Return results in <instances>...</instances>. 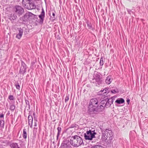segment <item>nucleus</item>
Segmentation results:
<instances>
[{"mask_svg":"<svg viewBox=\"0 0 148 148\" xmlns=\"http://www.w3.org/2000/svg\"><path fill=\"white\" fill-rule=\"evenodd\" d=\"M99 101L96 98L91 99L88 107L89 111L95 114L102 112L105 107H110V104L112 103L109 102V100L107 99H105L99 103Z\"/></svg>","mask_w":148,"mask_h":148,"instance_id":"f257e3e1","label":"nucleus"},{"mask_svg":"<svg viewBox=\"0 0 148 148\" xmlns=\"http://www.w3.org/2000/svg\"><path fill=\"white\" fill-rule=\"evenodd\" d=\"M70 142L71 145L75 147H79L83 143L82 138L77 135L72 136L71 138Z\"/></svg>","mask_w":148,"mask_h":148,"instance_id":"f03ea898","label":"nucleus"},{"mask_svg":"<svg viewBox=\"0 0 148 148\" xmlns=\"http://www.w3.org/2000/svg\"><path fill=\"white\" fill-rule=\"evenodd\" d=\"M112 131L109 129H106L103 132H102V138L107 143H110L112 139Z\"/></svg>","mask_w":148,"mask_h":148,"instance_id":"7ed1b4c3","label":"nucleus"},{"mask_svg":"<svg viewBox=\"0 0 148 148\" xmlns=\"http://www.w3.org/2000/svg\"><path fill=\"white\" fill-rule=\"evenodd\" d=\"M97 134L95 130L93 129L87 131L84 134L85 139L86 140H92L93 138H96L95 135Z\"/></svg>","mask_w":148,"mask_h":148,"instance_id":"20e7f679","label":"nucleus"},{"mask_svg":"<svg viewBox=\"0 0 148 148\" xmlns=\"http://www.w3.org/2000/svg\"><path fill=\"white\" fill-rule=\"evenodd\" d=\"M101 77L100 75V73H97L95 74L94 78L91 81L93 83L98 84L99 85L101 84L102 80Z\"/></svg>","mask_w":148,"mask_h":148,"instance_id":"39448f33","label":"nucleus"},{"mask_svg":"<svg viewBox=\"0 0 148 148\" xmlns=\"http://www.w3.org/2000/svg\"><path fill=\"white\" fill-rule=\"evenodd\" d=\"M15 12L19 16L23 14L24 12V9L21 6L16 5L14 8Z\"/></svg>","mask_w":148,"mask_h":148,"instance_id":"423d86ee","label":"nucleus"},{"mask_svg":"<svg viewBox=\"0 0 148 148\" xmlns=\"http://www.w3.org/2000/svg\"><path fill=\"white\" fill-rule=\"evenodd\" d=\"M27 66L22 61H21V66L19 71V73L24 75L26 71Z\"/></svg>","mask_w":148,"mask_h":148,"instance_id":"0eeeda50","label":"nucleus"},{"mask_svg":"<svg viewBox=\"0 0 148 148\" xmlns=\"http://www.w3.org/2000/svg\"><path fill=\"white\" fill-rule=\"evenodd\" d=\"M45 16V11L42 8V12L40 14L38 15L39 18V23L40 24H42L43 23L44 18Z\"/></svg>","mask_w":148,"mask_h":148,"instance_id":"6e6552de","label":"nucleus"},{"mask_svg":"<svg viewBox=\"0 0 148 148\" xmlns=\"http://www.w3.org/2000/svg\"><path fill=\"white\" fill-rule=\"evenodd\" d=\"M24 7L28 10H31L34 9L35 7L34 4L32 3V1H31V2H29L25 6H24Z\"/></svg>","mask_w":148,"mask_h":148,"instance_id":"1a4fd4ad","label":"nucleus"},{"mask_svg":"<svg viewBox=\"0 0 148 148\" xmlns=\"http://www.w3.org/2000/svg\"><path fill=\"white\" fill-rule=\"evenodd\" d=\"M71 146L69 143L66 141H64L62 143L60 148H70Z\"/></svg>","mask_w":148,"mask_h":148,"instance_id":"9d476101","label":"nucleus"},{"mask_svg":"<svg viewBox=\"0 0 148 148\" xmlns=\"http://www.w3.org/2000/svg\"><path fill=\"white\" fill-rule=\"evenodd\" d=\"M18 33L16 35V37L18 39H20L23 35V30L21 28H18Z\"/></svg>","mask_w":148,"mask_h":148,"instance_id":"9b49d317","label":"nucleus"},{"mask_svg":"<svg viewBox=\"0 0 148 148\" xmlns=\"http://www.w3.org/2000/svg\"><path fill=\"white\" fill-rule=\"evenodd\" d=\"M28 15L27 13H26L23 17L20 18V20L22 21L23 22H27L28 20L29 21Z\"/></svg>","mask_w":148,"mask_h":148,"instance_id":"f8f14e48","label":"nucleus"},{"mask_svg":"<svg viewBox=\"0 0 148 148\" xmlns=\"http://www.w3.org/2000/svg\"><path fill=\"white\" fill-rule=\"evenodd\" d=\"M99 94L101 95L102 96H106L108 93V89L107 88H105L104 89L101 90L99 92Z\"/></svg>","mask_w":148,"mask_h":148,"instance_id":"ddd939ff","label":"nucleus"},{"mask_svg":"<svg viewBox=\"0 0 148 148\" xmlns=\"http://www.w3.org/2000/svg\"><path fill=\"white\" fill-rule=\"evenodd\" d=\"M27 13L28 15V17L29 18V21L32 19L36 16V15L34 14L31 12H29Z\"/></svg>","mask_w":148,"mask_h":148,"instance_id":"4468645a","label":"nucleus"},{"mask_svg":"<svg viewBox=\"0 0 148 148\" xmlns=\"http://www.w3.org/2000/svg\"><path fill=\"white\" fill-rule=\"evenodd\" d=\"M9 18L10 20L12 21L16 19L17 16L14 14H11L9 15Z\"/></svg>","mask_w":148,"mask_h":148,"instance_id":"2eb2a0df","label":"nucleus"},{"mask_svg":"<svg viewBox=\"0 0 148 148\" xmlns=\"http://www.w3.org/2000/svg\"><path fill=\"white\" fill-rule=\"evenodd\" d=\"M112 81L111 76H108L106 77L105 82L107 84H109L111 83Z\"/></svg>","mask_w":148,"mask_h":148,"instance_id":"dca6fc26","label":"nucleus"},{"mask_svg":"<svg viewBox=\"0 0 148 148\" xmlns=\"http://www.w3.org/2000/svg\"><path fill=\"white\" fill-rule=\"evenodd\" d=\"M115 102L119 104H121L124 103L125 102V101L123 98H120L117 99L115 101Z\"/></svg>","mask_w":148,"mask_h":148,"instance_id":"f3484780","label":"nucleus"},{"mask_svg":"<svg viewBox=\"0 0 148 148\" xmlns=\"http://www.w3.org/2000/svg\"><path fill=\"white\" fill-rule=\"evenodd\" d=\"M32 1V0H23L22 4L24 6H25L29 2Z\"/></svg>","mask_w":148,"mask_h":148,"instance_id":"a211bd4d","label":"nucleus"},{"mask_svg":"<svg viewBox=\"0 0 148 148\" xmlns=\"http://www.w3.org/2000/svg\"><path fill=\"white\" fill-rule=\"evenodd\" d=\"M57 130L58 131V132L57 133V140H58V137L59 136V135L60 134V133H61V127H58L57 128Z\"/></svg>","mask_w":148,"mask_h":148,"instance_id":"6ab92c4d","label":"nucleus"},{"mask_svg":"<svg viewBox=\"0 0 148 148\" xmlns=\"http://www.w3.org/2000/svg\"><path fill=\"white\" fill-rule=\"evenodd\" d=\"M11 147L12 148H20L16 143H13L11 145Z\"/></svg>","mask_w":148,"mask_h":148,"instance_id":"aec40b11","label":"nucleus"},{"mask_svg":"<svg viewBox=\"0 0 148 148\" xmlns=\"http://www.w3.org/2000/svg\"><path fill=\"white\" fill-rule=\"evenodd\" d=\"M26 130L24 129L23 130V137L25 139L27 138V134Z\"/></svg>","mask_w":148,"mask_h":148,"instance_id":"412c9836","label":"nucleus"},{"mask_svg":"<svg viewBox=\"0 0 148 148\" xmlns=\"http://www.w3.org/2000/svg\"><path fill=\"white\" fill-rule=\"evenodd\" d=\"M87 26L88 27L89 29H91L92 30H93L94 29L92 27V26L91 23L87 21L86 22Z\"/></svg>","mask_w":148,"mask_h":148,"instance_id":"4be33fe9","label":"nucleus"},{"mask_svg":"<svg viewBox=\"0 0 148 148\" xmlns=\"http://www.w3.org/2000/svg\"><path fill=\"white\" fill-rule=\"evenodd\" d=\"M4 125V121L2 120H0V127L2 128H3Z\"/></svg>","mask_w":148,"mask_h":148,"instance_id":"5701e85b","label":"nucleus"},{"mask_svg":"<svg viewBox=\"0 0 148 148\" xmlns=\"http://www.w3.org/2000/svg\"><path fill=\"white\" fill-rule=\"evenodd\" d=\"M15 108V106L14 104H12L10 106V109L12 112H13Z\"/></svg>","mask_w":148,"mask_h":148,"instance_id":"b1692460","label":"nucleus"},{"mask_svg":"<svg viewBox=\"0 0 148 148\" xmlns=\"http://www.w3.org/2000/svg\"><path fill=\"white\" fill-rule=\"evenodd\" d=\"M115 97H112L111 99H108V98H106V99H107L109 100V102H112V103H111L110 104V105L112 104L113 102V100H114L115 98Z\"/></svg>","mask_w":148,"mask_h":148,"instance_id":"393cba45","label":"nucleus"},{"mask_svg":"<svg viewBox=\"0 0 148 148\" xmlns=\"http://www.w3.org/2000/svg\"><path fill=\"white\" fill-rule=\"evenodd\" d=\"M90 148H104L103 147L98 145H95L92 146Z\"/></svg>","mask_w":148,"mask_h":148,"instance_id":"a878e982","label":"nucleus"},{"mask_svg":"<svg viewBox=\"0 0 148 148\" xmlns=\"http://www.w3.org/2000/svg\"><path fill=\"white\" fill-rule=\"evenodd\" d=\"M111 92L112 93H113L115 94L116 92H119V90H118V89H114L112 90H111Z\"/></svg>","mask_w":148,"mask_h":148,"instance_id":"bb28decb","label":"nucleus"},{"mask_svg":"<svg viewBox=\"0 0 148 148\" xmlns=\"http://www.w3.org/2000/svg\"><path fill=\"white\" fill-rule=\"evenodd\" d=\"M99 63L100 65L101 66H102L104 64L103 58L102 57H101L100 59Z\"/></svg>","mask_w":148,"mask_h":148,"instance_id":"cd10ccee","label":"nucleus"},{"mask_svg":"<svg viewBox=\"0 0 148 148\" xmlns=\"http://www.w3.org/2000/svg\"><path fill=\"white\" fill-rule=\"evenodd\" d=\"M28 124L30 125L31 127H32L33 121L32 120H28Z\"/></svg>","mask_w":148,"mask_h":148,"instance_id":"c85d7f7f","label":"nucleus"},{"mask_svg":"<svg viewBox=\"0 0 148 148\" xmlns=\"http://www.w3.org/2000/svg\"><path fill=\"white\" fill-rule=\"evenodd\" d=\"M8 99L10 100H13L14 99V97L12 95H10L8 97Z\"/></svg>","mask_w":148,"mask_h":148,"instance_id":"c756f323","label":"nucleus"},{"mask_svg":"<svg viewBox=\"0 0 148 148\" xmlns=\"http://www.w3.org/2000/svg\"><path fill=\"white\" fill-rule=\"evenodd\" d=\"M28 120H32V121H33L32 116L31 115H29L28 117Z\"/></svg>","mask_w":148,"mask_h":148,"instance_id":"7c9ffc66","label":"nucleus"},{"mask_svg":"<svg viewBox=\"0 0 148 148\" xmlns=\"http://www.w3.org/2000/svg\"><path fill=\"white\" fill-rule=\"evenodd\" d=\"M15 86L17 89L19 90L20 87L18 83H17L16 84Z\"/></svg>","mask_w":148,"mask_h":148,"instance_id":"2f4dec72","label":"nucleus"},{"mask_svg":"<svg viewBox=\"0 0 148 148\" xmlns=\"http://www.w3.org/2000/svg\"><path fill=\"white\" fill-rule=\"evenodd\" d=\"M25 101L26 104V107H27V105L29 104V101H28V100H27L26 99H25Z\"/></svg>","mask_w":148,"mask_h":148,"instance_id":"473e14b6","label":"nucleus"},{"mask_svg":"<svg viewBox=\"0 0 148 148\" xmlns=\"http://www.w3.org/2000/svg\"><path fill=\"white\" fill-rule=\"evenodd\" d=\"M69 99V96H66L65 99V102H66Z\"/></svg>","mask_w":148,"mask_h":148,"instance_id":"72a5a7b5","label":"nucleus"},{"mask_svg":"<svg viewBox=\"0 0 148 148\" xmlns=\"http://www.w3.org/2000/svg\"><path fill=\"white\" fill-rule=\"evenodd\" d=\"M52 16L53 17H52V20L53 21L56 18H55V14L53 12L52 13Z\"/></svg>","mask_w":148,"mask_h":148,"instance_id":"f704fd0d","label":"nucleus"},{"mask_svg":"<svg viewBox=\"0 0 148 148\" xmlns=\"http://www.w3.org/2000/svg\"><path fill=\"white\" fill-rule=\"evenodd\" d=\"M4 114H0V117L1 118H3L4 117Z\"/></svg>","mask_w":148,"mask_h":148,"instance_id":"c9c22d12","label":"nucleus"},{"mask_svg":"<svg viewBox=\"0 0 148 148\" xmlns=\"http://www.w3.org/2000/svg\"><path fill=\"white\" fill-rule=\"evenodd\" d=\"M127 11H128V13L130 14H131V13L132 12V11H131V10H128Z\"/></svg>","mask_w":148,"mask_h":148,"instance_id":"e433bc0d","label":"nucleus"},{"mask_svg":"<svg viewBox=\"0 0 148 148\" xmlns=\"http://www.w3.org/2000/svg\"><path fill=\"white\" fill-rule=\"evenodd\" d=\"M130 99H127V103L128 104H129V103L130 102Z\"/></svg>","mask_w":148,"mask_h":148,"instance_id":"4c0bfd02","label":"nucleus"},{"mask_svg":"<svg viewBox=\"0 0 148 148\" xmlns=\"http://www.w3.org/2000/svg\"><path fill=\"white\" fill-rule=\"evenodd\" d=\"M27 106H28V109H27V110H29L30 109V104H29V105H27Z\"/></svg>","mask_w":148,"mask_h":148,"instance_id":"58836bf2","label":"nucleus"},{"mask_svg":"<svg viewBox=\"0 0 148 148\" xmlns=\"http://www.w3.org/2000/svg\"><path fill=\"white\" fill-rule=\"evenodd\" d=\"M0 148H5L2 144H0Z\"/></svg>","mask_w":148,"mask_h":148,"instance_id":"ea45409f","label":"nucleus"},{"mask_svg":"<svg viewBox=\"0 0 148 148\" xmlns=\"http://www.w3.org/2000/svg\"><path fill=\"white\" fill-rule=\"evenodd\" d=\"M34 126H35V127L37 126V124L36 123H35V125H34Z\"/></svg>","mask_w":148,"mask_h":148,"instance_id":"a19ab883","label":"nucleus"},{"mask_svg":"<svg viewBox=\"0 0 148 148\" xmlns=\"http://www.w3.org/2000/svg\"><path fill=\"white\" fill-rule=\"evenodd\" d=\"M38 1H39L40 0H37Z\"/></svg>","mask_w":148,"mask_h":148,"instance_id":"79ce46f5","label":"nucleus"},{"mask_svg":"<svg viewBox=\"0 0 148 148\" xmlns=\"http://www.w3.org/2000/svg\"><path fill=\"white\" fill-rule=\"evenodd\" d=\"M33 114H35V113H34Z\"/></svg>","mask_w":148,"mask_h":148,"instance_id":"37998d69","label":"nucleus"}]
</instances>
